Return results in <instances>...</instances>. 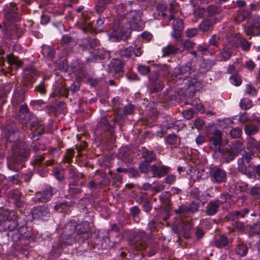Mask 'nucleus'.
Returning <instances> with one entry per match:
<instances>
[{
	"mask_svg": "<svg viewBox=\"0 0 260 260\" xmlns=\"http://www.w3.org/2000/svg\"><path fill=\"white\" fill-rule=\"evenodd\" d=\"M166 142L167 144L176 147L178 144V138L175 134H170L166 137Z\"/></svg>",
	"mask_w": 260,
	"mask_h": 260,
	"instance_id": "nucleus-51",
	"label": "nucleus"
},
{
	"mask_svg": "<svg viewBox=\"0 0 260 260\" xmlns=\"http://www.w3.org/2000/svg\"><path fill=\"white\" fill-rule=\"evenodd\" d=\"M3 133L6 139L10 142H14L18 139L19 128L13 120L10 119L6 121L3 126Z\"/></svg>",
	"mask_w": 260,
	"mask_h": 260,
	"instance_id": "nucleus-7",
	"label": "nucleus"
},
{
	"mask_svg": "<svg viewBox=\"0 0 260 260\" xmlns=\"http://www.w3.org/2000/svg\"><path fill=\"white\" fill-rule=\"evenodd\" d=\"M150 167L149 163L146 161H142L139 165V169L143 173L146 174L150 171Z\"/></svg>",
	"mask_w": 260,
	"mask_h": 260,
	"instance_id": "nucleus-59",
	"label": "nucleus"
},
{
	"mask_svg": "<svg viewBox=\"0 0 260 260\" xmlns=\"http://www.w3.org/2000/svg\"><path fill=\"white\" fill-rule=\"evenodd\" d=\"M89 228V222L84 221L76 224L75 222L66 223L62 230L60 241L65 245H70L76 241L84 242L89 238L87 233Z\"/></svg>",
	"mask_w": 260,
	"mask_h": 260,
	"instance_id": "nucleus-1",
	"label": "nucleus"
},
{
	"mask_svg": "<svg viewBox=\"0 0 260 260\" xmlns=\"http://www.w3.org/2000/svg\"><path fill=\"white\" fill-rule=\"evenodd\" d=\"M232 52L230 48L224 47L220 51L219 56L222 61H226L230 59L232 56Z\"/></svg>",
	"mask_w": 260,
	"mask_h": 260,
	"instance_id": "nucleus-42",
	"label": "nucleus"
},
{
	"mask_svg": "<svg viewBox=\"0 0 260 260\" xmlns=\"http://www.w3.org/2000/svg\"><path fill=\"white\" fill-rule=\"evenodd\" d=\"M251 43L248 42L246 39L241 38L239 40V44L241 49L245 51H249L250 50Z\"/></svg>",
	"mask_w": 260,
	"mask_h": 260,
	"instance_id": "nucleus-46",
	"label": "nucleus"
},
{
	"mask_svg": "<svg viewBox=\"0 0 260 260\" xmlns=\"http://www.w3.org/2000/svg\"><path fill=\"white\" fill-rule=\"evenodd\" d=\"M75 154V151L73 149L67 150L63 156L62 161L63 162L70 164L72 162V159Z\"/></svg>",
	"mask_w": 260,
	"mask_h": 260,
	"instance_id": "nucleus-48",
	"label": "nucleus"
},
{
	"mask_svg": "<svg viewBox=\"0 0 260 260\" xmlns=\"http://www.w3.org/2000/svg\"><path fill=\"white\" fill-rule=\"evenodd\" d=\"M4 15L6 20L13 23L19 19L17 8L14 3H12L6 6L4 10Z\"/></svg>",
	"mask_w": 260,
	"mask_h": 260,
	"instance_id": "nucleus-13",
	"label": "nucleus"
},
{
	"mask_svg": "<svg viewBox=\"0 0 260 260\" xmlns=\"http://www.w3.org/2000/svg\"><path fill=\"white\" fill-rule=\"evenodd\" d=\"M134 52V48L132 47H128L120 49L117 51V53L121 57L129 58L133 55Z\"/></svg>",
	"mask_w": 260,
	"mask_h": 260,
	"instance_id": "nucleus-35",
	"label": "nucleus"
},
{
	"mask_svg": "<svg viewBox=\"0 0 260 260\" xmlns=\"http://www.w3.org/2000/svg\"><path fill=\"white\" fill-rule=\"evenodd\" d=\"M12 88L13 85L11 83L3 84L0 86V100H2L0 104H3L6 102L4 99L10 93Z\"/></svg>",
	"mask_w": 260,
	"mask_h": 260,
	"instance_id": "nucleus-31",
	"label": "nucleus"
},
{
	"mask_svg": "<svg viewBox=\"0 0 260 260\" xmlns=\"http://www.w3.org/2000/svg\"><path fill=\"white\" fill-rule=\"evenodd\" d=\"M100 125L103 126V128L108 131L110 133L114 131V127L110 124L108 119L106 117H103L100 119Z\"/></svg>",
	"mask_w": 260,
	"mask_h": 260,
	"instance_id": "nucleus-44",
	"label": "nucleus"
},
{
	"mask_svg": "<svg viewBox=\"0 0 260 260\" xmlns=\"http://www.w3.org/2000/svg\"><path fill=\"white\" fill-rule=\"evenodd\" d=\"M76 44L75 38L69 34L63 35L60 41V45L66 53L71 52Z\"/></svg>",
	"mask_w": 260,
	"mask_h": 260,
	"instance_id": "nucleus-18",
	"label": "nucleus"
},
{
	"mask_svg": "<svg viewBox=\"0 0 260 260\" xmlns=\"http://www.w3.org/2000/svg\"><path fill=\"white\" fill-rule=\"evenodd\" d=\"M25 100L24 89L20 87H16L11 100L12 105L16 107L22 103Z\"/></svg>",
	"mask_w": 260,
	"mask_h": 260,
	"instance_id": "nucleus-26",
	"label": "nucleus"
},
{
	"mask_svg": "<svg viewBox=\"0 0 260 260\" xmlns=\"http://www.w3.org/2000/svg\"><path fill=\"white\" fill-rule=\"evenodd\" d=\"M127 19L130 20H127V22L129 24H137L141 20L140 16L139 13L135 11H131L127 15Z\"/></svg>",
	"mask_w": 260,
	"mask_h": 260,
	"instance_id": "nucleus-40",
	"label": "nucleus"
},
{
	"mask_svg": "<svg viewBox=\"0 0 260 260\" xmlns=\"http://www.w3.org/2000/svg\"><path fill=\"white\" fill-rule=\"evenodd\" d=\"M259 131L257 126L252 124H246L244 126V131L247 136H252L256 134Z\"/></svg>",
	"mask_w": 260,
	"mask_h": 260,
	"instance_id": "nucleus-41",
	"label": "nucleus"
},
{
	"mask_svg": "<svg viewBox=\"0 0 260 260\" xmlns=\"http://www.w3.org/2000/svg\"><path fill=\"white\" fill-rule=\"evenodd\" d=\"M251 16V13L247 10H241L238 12L236 19L237 22H242L246 19H249Z\"/></svg>",
	"mask_w": 260,
	"mask_h": 260,
	"instance_id": "nucleus-38",
	"label": "nucleus"
},
{
	"mask_svg": "<svg viewBox=\"0 0 260 260\" xmlns=\"http://www.w3.org/2000/svg\"><path fill=\"white\" fill-rule=\"evenodd\" d=\"M107 5L105 0H98L95 6L96 12L98 14L102 13L106 10Z\"/></svg>",
	"mask_w": 260,
	"mask_h": 260,
	"instance_id": "nucleus-47",
	"label": "nucleus"
},
{
	"mask_svg": "<svg viewBox=\"0 0 260 260\" xmlns=\"http://www.w3.org/2000/svg\"><path fill=\"white\" fill-rule=\"evenodd\" d=\"M30 129L31 132L32 137H39L44 133L45 125L38 119L31 121L30 124Z\"/></svg>",
	"mask_w": 260,
	"mask_h": 260,
	"instance_id": "nucleus-24",
	"label": "nucleus"
},
{
	"mask_svg": "<svg viewBox=\"0 0 260 260\" xmlns=\"http://www.w3.org/2000/svg\"><path fill=\"white\" fill-rule=\"evenodd\" d=\"M245 31L248 36H256L260 35V21L250 24L245 27Z\"/></svg>",
	"mask_w": 260,
	"mask_h": 260,
	"instance_id": "nucleus-29",
	"label": "nucleus"
},
{
	"mask_svg": "<svg viewBox=\"0 0 260 260\" xmlns=\"http://www.w3.org/2000/svg\"><path fill=\"white\" fill-rule=\"evenodd\" d=\"M191 68L190 66L187 63L185 65L177 67L175 69L172 74L173 79L187 80L191 74Z\"/></svg>",
	"mask_w": 260,
	"mask_h": 260,
	"instance_id": "nucleus-15",
	"label": "nucleus"
},
{
	"mask_svg": "<svg viewBox=\"0 0 260 260\" xmlns=\"http://www.w3.org/2000/svg\"><path fill=\"white\" fill-rule=\"evenodd\" d=\"M31 214L34 219L43 220L47 219L50 215L49 210L45 206L34 207L31 210Z\"/></svg>",
	"mask_w": 260,
	"mask_h": 260,
	"instance_id": "nucleus-20",
	"label": "nucleus"
},
{
	"mask_svg": "<svg viewBox=\"0 0 260 260\" xmlns=\"http://www.w3.org/2000/svg\"><path fill=\"white\" fill-rule=\"evenodd\" d=\"M221 132L219 130H216L211 137L209 140V146L212 149H216L221 145Z\"/></svg>",
	"mask_w": 260,
	"mask_h": 260,
	"instance_id": "nucleus-28",
	"label": "nucleus"
},
{
	"mask_svg": "<svg viewBox=\"0 0 260 260\" xmlns=\"http://www.w3.org/2000/svg\"><path fill=\"white\" fill-rule=\"evenodd\" d=\"M219 20V19L217 17L204 19L199 25V28L204 32L211 31L213 29V25Z\"/></svg>",
	"mask_w": 260,
	"mask_h": 260,
	"instance_id": "nucleus-27",
	"label": "nucleus"
},
{
	"mask_svg": "<svg viewBox=\"0 0 260 260\" xmlns=\"http://www.w3.org/2000/svg\"><path fill=\"white\" fill-rule=\"evenodd\" d=\"M30 155V149L22 142L13 144L11 148V154L8 156V168L17 171L16 165L25 161Z\"/></svg>",
	"mask_w": 260,
	"mask_h": 260,
	"instance_id": "nucleus-2",
	"label": "nucleus"
},
{
	"mask_svg": "<svg viewBox=\"0 0 260 260\" xmlns=\"http://www.w3.org/2000/svg\"><path fill=\"white\" fill-rule=\"evenodd\" d=\"M8 236L11 237L13 241L17 242L22 237V234L20 233L18 230H16L15 231L8 232Z\"/></svg>",
	"mask_w": 260,
	"mask_h": 260,
	"instance_id": "nucleus-55",
	"label": "nucleus"
},
{
	"mask_svg": "<svg viewBox=\"0 0 260 260\" xmlns=\"http://www.w3.org/2000/svg\"><path fill=\"white\" fill-rule=\"evenodd\" d=\"M162 56H167L171 55H175L180 52L178 47L172 45H168L162 49Z\"/></svg>",
	"mask_w": 260,
	"mask_h": 260,
	"instance_id": "nucleus-34",
	"label": "nucleus"
},
{
	"mask_svg": "<svg viewBox=\"0 0 260 260\" xmlns=\"http://www.w3.org/2000/svg\"><path fill=\"white\" fill-rule=\"evenodd\" d=\"M220 38L216 35H213L209 40L208 46H212L215 47H218L220 44Z\"/></svg>",
	"mask_w": 260,
	"mask_h": 260,
	"instance_id": "nucleus-54",
	"label": "nucleus"
},
{
	"mask_svg": "<svg viewBox=\"0 0 260 260\" xmlns=\"http://www.w3.org/2000/svg\"><path fill=\"white\" fill-rule=\"evenodd\" d=\"M209 176L211 180L216 183L224 182L226 179L225 171L218 167L212 168L209 172Z\"/></svg>",
	"mask_w": 260,
	"mask_h": 260,
	"instance_id": "nucleus-14",
	"label": "nucleus"
},
{
	"mask_svg": "<svg viewBox=\"0 0 260 260\" xmlns=\"http://www.w3.org/2000/svg\"><path fill=\"white\" fill-rule=\"evenodd\" d=\"M148 237L143 231L134 232L129 238V244L137 250H142L146 248Z\"/></svg>",
	"mask_w": 260,
	"mask_h": 260,
	"instance_id": "nucleus-5",
	"label": "nucleus"
},
{
	"mask_svg": "<svg viewBox=\"0 0 260 260\" xmlns=\"http://www.w3.org/2000/svg\"><path fill=\"white\" fill-rule=\"evenodd\" d=\"M207 12L209 17H212L219 13V7L215 5H210L207 8Z\"/></svg>",
	"mask_w": 260,
	"mask_h": 260,
	"instance_id": "nucleus-52",
	"label": "nucleus"
},
{
	"mask_svg": "<svg viewBox=\"0 0 260 260\" xmlns=\"http://www.w3.org/2000/svg\"><path fill=\"white\" fill-rule=\"evenodd\" d=\"M55 50L51 46L44 45L42 48V53L47 59L52 60L55 55Z\"/></svg>",
	"mask_w": 260,
	"mask_h": 260,
	"instance_id": "nucleus-32",
	"label": "nucleus"
},
{
	"mask_svg": "<svg viewBox=\"0 0 260 260\" xmlns=\"http://www.w3.org/2000/svg\"><path fill=\"white\" fill-rule=\"evenodd\" d=\"M159 201L160 210L163 212L162 217L166 220L169 218L171 212L170 196H159Z\"/></svg>",
	"mask_w": 260,
	"mask_h": 260,
	"instance_id": "nucleus-17",
	"label": "nucleus"
},
{
	"mask_svg": "<svg viewBox=\"0 0 260 260\" xmlns=\"http://www.w3.org/2000/svg\"><path fill=\"white\" fill-rule=\"evenodd\" d=\"M249 143L250 144V147L255 148L256 150L260 154V140L257 142L254 138H250Z\"/></svg>",
	"mask_w": 260,
	"mask_h": 260,
	"instance_id": "nucleus-60",
	"label": "nucleus"
},
{
	"mask_svg": "<svg viewBox=\"0 0 260 260\" xmlns=\"http://www.w3.org/2000/svg\"><path fill=\"white\" fill-rule=\"evenodd\" d=\"M99 44L100 42L97 39L86 37L80 40L79 46L83 51H88L91 55Z\"/></svg>",
	"mask_w": 260,
	"mask_h": 260,
	"instance_id": "nucleus-12",
	"label": "nucleus"
},
{
	"mask_svg": "<svg viewBox=\"0 0 260 260\" xmlns=\"http://www.w3.org/2000/svg\"><path fill=\"white\" fill-rule=\"evenodd\" d=\"M253 156V154L251 151H244L242 154V156L237 160L238 171L242 174L246 175L249 178L252 177V173L247 171L246 164L248 165V167H251V160Z\"/></svg>",
	"mask_w": 260,
	"mask_h": 260,
	"instance_id": "nucleus-6",
	"label": "nucleus"
},
{
	"mask_svg": "<svg viewBox=\"0 0 260 260\" xmlns=\"http://www.w3.org/2000/svg\"><path fill=\"white\" fill-rule=\"evenodd\" d=\"M109 234L110 232L108 230H105L100 232L98 235H96L95 237H94L93 242L95 244H99L101 242V239H102V241L101 242L102 246L104 247L105 248H109L111 246L110 244Z\"/></svg>",
	"mask_w": 260,
	"mask_h": 260,
	"instance_id": "nucleus-22",
	"label": "nucleus"
},
{
	"mask_svg": "<svg viewBox=\"0 0 260 260\" xmlns=\"http://www.w3.org/2000/svg\"><path fill=\"white\" fill-rule=\"evenodd\" d=\"M171 168L166 166H157L153 165L150 166V171L152 173L153 177L161 178L170 172Z\"/></svg>",
	"mask_w": 260,
	"mask_h": 260,
	"instance_id": "nucleus-23",
	"label": "nucleus"
},
{
	"mask_svg": "<svg viewBox=\"0 0 260 260\" xmlns=\"http://www.w3.org/2000/svg\"><path fill=\"white\" fill-rule=\"evenodd\" d=\"M6 59L9 64L8 70L6 71L4 69H2L3 74L5 75L7 74H11L12 72V67L10 66H14L18 69L22 65V61L18 57L15 56L13 54H9L6 55V57L3 56L0 57V66L3 67L5 65Z\"/></svg>",
	"mask_w": 260,
	"mask_h": 260,
	"instance_id": "nucleus-10",
	"label": "nucleus"
},
{
	"mask_svg": "<svg viewBox=\"0 0 260 260\" xmlns=\"http://www.w3.org/2000/svg\"><path fill=\"white\" fill-rule=\"evenodd\" d=\"M230 80L231 82L235 86H239L242 83V79L241 76L237 74L232 75L230 78Z\"/></svg>",
	"mask_w": 260,
	"mask_h": 260,
	"instance_id": "nucleus-57",
	"label": "nucleus"
},
{
	"mask_svg": "<svg viewBox=\"0 0 260 260\" xmlns=\"http://www.w3.org/2000/svg\"><path fill=\"white\" fill-rule=\"evenodd\" d=\"M11 197L13 203L17 207H21L24 204V200L22 199V196H11Z\"/></svg>",
	"mask_w": 260,
	"mask_h": 260,
	"instance_id": "nucleus-62",
	"label": "nucleus"
},
{
	"mask_svg": "<svg viewBox=\"0 0 260 260\" xmlns=\"http://www.w3.org/2000/svg\"><path fill=\"white\" fill-rule=\"evenodd\" d=\"M143 157L144 158L145 161L149 163L155 159V154L153 152L147 150L144 152Z\"/></svg>",
	"mask_w": 260,
	"mask_h": 260,
	"instance_id": "nucleus-53",
	"label": "nucleus"
},
{
	"mask_svg": "<svg viewBox=\"0 0 260 260\" xmlns=\"http://www.w3.org/2000/svg\"><path fill=\"white\" fill-rule=\"evenodd\" d=\"M0 225L4 226V230L9 232L16 230L18 226V216L14 211L8 209L0 210Z\"/></svg>",
	"mask_w": 260,
	"mask_h": 260,
	"instance_id": "nucleus-4",
	"label": "nucleus"
},
{
	"mask_svg": "<svg viewBox=\"0 0 260 260\" xmlns=\"http://www.w3.org/2000/svg\"><path fill=\"white\" fill-rule=\"evenodd\" d=\"M170 67L167 64H164L160 66L158 71L154 73H157L160 77L165 79L170 74Z\"/></svg>",
	"mask_w": 260,
	"mask_h": 260,
	"instance_id": "nucleus-37",
	"label": "nucleus"
},
{
	"mask_svg": "<svg viewBox=\"0 0 260 260\" xmlns=\"http://www.w3.org/2000/svg\"><path fill=\"white\" fill-rule=\"evenodd\" d=\"M201 201L198 202H192L188 207L189 211L192 213H194L198 211L200 205Z\"/></svg>",
	"mask_w": 260,
	"mask_h": 260,
	"instance_id": "nucleus-64",
	"label": "nucleus"
},
{
	"mask_svg": "<svg viewBox=\"0 0 260 260\" xmlns=\"http://www.w3.org/2000/svg\"><path fill=\"white\" fill-rule=\"evenodd\" d=\"M229 243V240L224 235H220L215 240V245L219 248L225 247L228 246Z\"/></svg>",
	"mask_w": 260,
	"mask_h": 260,
	"instance_id": "nucleus-36",
	"label": "nucleus"
},
{
	"mask_svg": "<svg viewBox=\"0 0 260 260\" xmlns=\"http://www.w3.org/2000/svg\"><path fill=\"white\" fill-rule=\"evenodd\" d=\"M124 22H115L114 26V31L122 40H126L131 35L132 24L128 23L126 19L123 20Z\"/></svg>",
	"mask_w": 260,
	"mask_h": 260,
	"instance_id": "nucleus-11",
	"label": "nucleus"
},
{
	"mask_svg": "<svg viewBox=\"0 0 260 260\" xmlns=\"http://www.w3.org/2000/svg\"><path fill=\"white\" fill-rule=\"evenodd\" d=\"M241 133L242 129L240 127H236L230 131V134L232 138H237L241 136Z\"/></svg>",
	"mask_w": 260,
	"mask_h": 260,
	"instance_id": "nucleus-61",
	"label": "nucleus"
},
{
	"mask_svg": "<svg viewBox=\"0 0 260 260\" xmlns=\"http://www.w3.org/2000/svg\"><path fill=\"white\" fill-rule=\"evenodd\" d=\"M173 93L174 91L172 89H166L159 95V98L162 102H167L173 99Z\"/></svg>",
	"mask_w": 260,
	"mask_h": 260,
	"instance_id": "nucleus-43",
	"label": "nucleus"
},
{
	"mask_svg": "<svg viewBox=\"0 0 260 260\" xmlns=\"http://www.w3.org/2000/svg\"><path fill=\"white\" fill-rule=\"evenodd\" d=\"M169 19L170 21L173 20L172 22L173 29L177 31H182L184 29V23L183 20L180 18L175 19L174 14L170 16Z\"/></svg>",
	"mask_w": 260,
	"mask_h": 260,
	"instance_id": "nucleus-33",
	"label": "nucleus"
},
{
	"mask_svg": "<svg viewBox=\"0 0 260 260\" xmlns=\"http://www.w3.org/2000/svg\"><path fill=\"white\" fill-rule=\"evenodd\" d=\"M39 76V73L34 66L25 67L23 71V85L28 88L31 87Z\"/></svg>",
	"mask_w": 260,
	"mask_h": 260,
	"instance_id": "nucleus-8",
	"label": "nucleus"
},
{
	"mask_svg": "<svg viewBox=\"0 0 260 260\" xmlns=\"http://www.w3.org/2000/svg\"><path fill=\"white\" fill-rule=\"evenodd\" d=\"M245 92L250 96H255L257 93V90L250 84L245 85Z\"/></svg>",
	"mask_w": 260,
	"mask_h": 260,
	"instance_id": "nucleus-56",
	"label": "nucleus"
},
{
	"mask_svg": "<svg viewBox=\"0 0 260 260\" xmlns=\"http://www.w3.org/2000/svg\"><path fill=\"white\" fill-rule=\"evenodd\" d=\"M85 58L87 62H94L101 59H109L110 54L108 51L103 49H99L96 51L94 50L91 55L89 56H86Z\"/></svg>",
	"mask_w": 260,
	"mask_h": 260,
	"instance_id": "nucleus-16",
	"label": "nucleus"
},
{
	"mask_svg": "<svg viewBox=\"0 0 260 260\" xmlns=\"http://www.w3.org/2000/svg\"><path fill=\"white\" fill-rule=\"evenodd\" d=\"M248 251L247 247L244 244H240L237 245L235 249V253L241 256H245Z\"/></svg>",
	"mask_w": 260,
	"mask_h": 260,
	"instance_id": "nucleus-49",
	"label": "nucleus"
},
{
	"mask_svg": "<svg viewBox=\"0 0 260 260\" xmlns=\"http://www.w3.org/2000/svg\"><path fill=\"white\" fill-rule=\"evenodd\" d=\"M253 106L252 101L247 98H244L241 100L240 107L243 110H248Z\"/></svg>",
	"mask_w": 260,
	"mask_h": 260,
	"instance_id": "nucleus-45",
	"label": "nucleus"
},
{
	"mask_svg": "<svg viewBox=\"0 0 260 260\" xmlns=\"http://www.w3.org/2000/svg\"><path fill=\"white\" fill-rule=\"evenodd\" d=\"M46 149V146L43 143H36L32 146V149L36 154L40 153V151H45Z\"/></svg>",
	"mask_w": 260,
	"mask_h": 260,
	"instance_id": "nucleus-63",
	"label": "nucleus"
},
{
	"mask_svg": "<svg viewBox=\"0 0 260 260\" xmlns=\"http://www.w3.org/2000/svg\"><path fill=\"white\" fill-rule=\"evenodd\" d=\"M22 31L16 25H8L4 29V37L6 39H18L22 36Z\"/></svg>",
	"mask_w": 260,
	"mask_h": 260,
	"instance_id": "nucleus-19",
	"label": "nucleus"
},
{
	"mask_svg": "<svg viewBox=\"0 0 260 260\" xmlns=\"http://www.w3.org/2000/svg\"><path fill=\"white\" fill-rule=\"evenodd\" d=\"M220 202L218 200L210 201L206 206V214L208 216L215 214L218 211Z\"/></svg>",
	"mask_w": 260,
	"mask_h": 260,
	"instance_id": "nucleus-30",
	"label": "nucleus"
},
{
	"mask_svg": "<svg viewBox=\"0 0 260 260\" xmlns=\"http://www.w3.org/2000/svg\"><path fill=\"white\" fill-rule=\"evenodd\" d=\"M245 149L244 144L239 140H234L227 146H219L218 150L224 161L228 163Z\"/></svg>",
	"mask_w": 260,
	"mask_h": 260,
	"instance_id": "nucleus-3",
	"label": "nucleus"
},
{
	"mask_svg": "<svg viewBox=\"0 0 260 260\" xmlns=\"http://www.w3.org/2000/svg\"><path fill=\"white\" fill-rule=\"evenodd\" d=\"M112 69L115 79H118L123 76L124 61L120 59H113L111 62Z\"/></svg>",
	"mask_w": 260,
	"mask_h": 260,
	"instance_id": "nucleus-21",
	"label": "nucleus"
},
{
	"mask_svg": "<svg viewBox=\"0 0 260 260\" xmlns=\"http://www.w3.org/2000/svg\"><path fill=\"white\" fill-rule=\"evenodd\" d=\"M68 92L69 89L67 88L64 87L63 86L61 85L57 86L55 88L52 94L53 95V96H57L59 97H68Z\"/></svg>",
	"mask_w": 260,
	"mask_h": 260,
	"instance_id": "nucleus-39",
	"label": "nucleus"
},
{
	"mask_svg": "<svg viewBox=\"0 0 260 260\" xmlns=\"http://www.w3.org/2000/svg\"><path fill=\"white\" fill-rule=\"evenodd\" d=\"M136 200L143 206L145 211L148 212L152 208L153 204L156 201V198H152V196H136Z\"/></svg>",
	"mask_w": 260,
	"mask_h": 260,
	"instance_id": "nucleus-25",
	"label": "nucleus"
},
{
	"mask_svg": "<svg viewBox=\"0 0 260 260\" xmlns=\"http://www.w3.org/2000/svg\"><path fill=\"white\" fill-rule=\"evenodd\" d=\"M81 187L80 185L76 184H70L69 192L71 195H75L81 193Z\"/></svg>",
	"mask_w": 260,
	"mask_h": 260,
	"instance_id": "nucleus-50",
	"label": "nucleus"
},
{
	"mask_svg": "<svg viewBox=\"0 0 260 260\" xmlns=\"http://www.w3.org/2000/svg\"><path fill=\"white\" fill-rule=\"evenodd\" d=\"M148 91L150 93H158L165 86L161 77L157 73H153L149 77Z\"/></svg>",
	"mask_w": 260,
	"mask_h": 260,
	"instance_id": "nucleus-9",
	"label": "nucleus"
},
{
	"mask_svg": "<svg viewBox=\"0 0 260 260\" xmlns=\"http://www.w3.org/2000/svg\"><path fill=\"white\" fill-rule=\"evenodd\" d=\"M35 90L37 92H39L40 94L42 95H45L46 94L47 90L46 89V85L45 84V81H42L41 83L36 86Z\"/></svg>",
	"mask_w": 260,
	"mask_h": 260,
	"instance_id": "nucleus-58",
	"label": "nucleus"
}]
</instances>
